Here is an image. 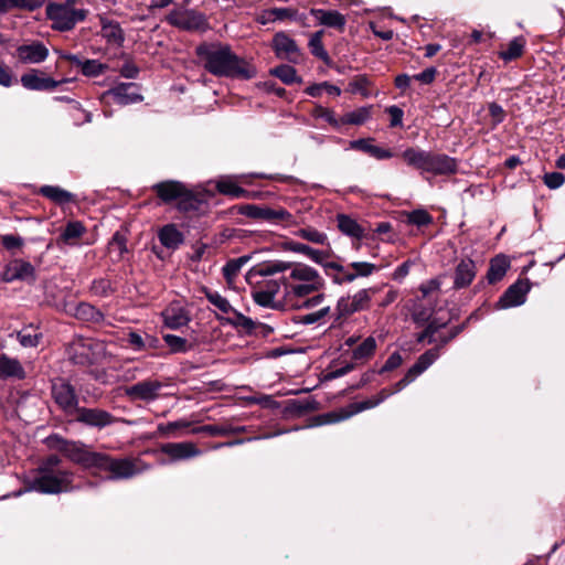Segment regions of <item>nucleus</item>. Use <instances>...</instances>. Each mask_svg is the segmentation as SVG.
<instances>
[{
	"label": "nucleus",
	"instance_id": "nucleus-1",
	"mask_svg": "<svg viewBox=\"0 0 565 565\" xmlns=\"http://www.w3.org/2000/svg\"><path fill=\"white\" fill-rule=\"evenodd\" d=\"M286 271L287 303L294 310H310L324 302L326 295L321 292L323 278L306 264L275 259L263 262L254 269V274L259 276H275Z\"/></svg>",
	"mask_w": 565,
	"mask_h": 565
},
{
	"label": "nucleus",
	"instance_id": "nucleus-2",
	"mask_svg": "<svg viewBox=\"0 0 565 565\" xmlns=\"http://www.w3.org/2000/svg\"><path fill=\"white\" fill-rule=\"evenodd\" d=\"M195 56L198 65L216 77L248 81L257 75L255 65L226 43L203 42L195 47Z\"/></svg>",
	"mask_w": 565,
	"mask_h": 565
},
{
	"label": "nucleus",
	"instance_id": "nucleus-3",
	"mask_svg": "<svg viewBox=\"0 0 565 565\" xmlns=\"http://www.w3.org/2000/svg\"><path fill=\"white\" fill-rule=\"evenodd\" d=\"M61 450L75 463L108 472L107 480L129 479L149 469L139 459L113 458L102 452L92 451L82 443L64 441Z\"/></svg>",
	"mask_w": 565,
	"mask_h": 565
},
{
	"label": "nucleus",
	"instance_id": "nucleus-4",
	"mask_svg": "<svg viewBox=\"0 0 565 565\" xmlns=\"http://www.w3.org/2000/svg\"><path fill=\"white\" fill-rule=\"evenodd\" d=\"M313 263L320 265L326 275L335 284L351 282L358 277H367L375 270V265L367 262H353L343 265L330 249H300Z\"/></svg>",
	"mask_w": 565,
	"mask_h": 565
},
{
	"label": "nucleus",
	"instance_id": "nucleus-5",
	"mask_svg": "<svg viewBox=\"0 0 565 565\" xmlns=\"http://www.w3.org/2000/svg\"><path fill=\"white\" fill-rule=\"evenodd\" d=\"M402 158L407 166L434 175H451L458 171L457 159L445 153L411 147L403 151Z\"/></svg>",
	"mask_w": 565,
	"mask_h": 565
},
{
	"label": "nucleus",
	"instance_id": "nucleus-6",
	"mask_svg": "<svg viewBox=\"0 0 565 565\" xmlns=\"http://www.w3.org/2000/svg\"><path fill=\"white\" fill-rule=\"evenodd\" d=\"M264 280L252 291L254 301L265 308L287 310L292 309L287 303V284L285 276L273 278L263 276Z\"/></svg>",
	"mask_w": 565,
	"mask_h": 565
},
{
	"label": "nucleus",
	"instance_id": "nucleus-7",
	"mask_svg": "<svg viewBox=\"0 0 565 565\" xmlns=\"http://www.w3.org/2000/svg\"><path fill=\"white\" fill-rule=\"evenodd\" d=\"M87 13L86 9L75 8V0L49 2L45 8L46 18L52 22L51 28L60 32L73 30L78 22L86 19Z\"/></svg>",
	"mask_w": 565,
	"mask_h": 565
},
{
	"label": "nucleus",
	"instance_id": "nucleus-8",
	"mask_svg": "<svg viewBox=\"0 0 565 565\" xmlns=\"http://www.w3.org/2000/svg\"><path fill=\"white\" fill-rule=\"evenodd\" d=\"M73 473L70 471L36 470V475L28 479L24 491H36L56 494L71 491Z\"/></svg>",
	"mask_w": 565,
	"mask_h": 565
},
{
	"label": "nucleus",
	"instance_id": "nucleus-9",
	"mask_svg": "<svg viewBox=\"0 0 565 565\" xmlns=\"http://www.w3.org/2000/svg\"><path fill=\"white\" fill-rule=\"evenodd\" d=\"M391 395L392 393H390L387 388H383L376 395L361 402L352 403L340 412H330L322 415L321 424H334L341 420H345L355 414L376 407Z\"/></svg>",
	"mask_w": 565,
	"mask_h": 565
},
{
	"label": "nucleus",
	"instance_id": "nucleus-10",
	"mask_svg": "<svg viewBox=\"0 0 565 565\" xmlns=\"http://www.w3.org/2000/svg\"><path fill=\"white\" fill-rule=\"evenodd\" d=\"M52 397L67 416H73L79 407L74 386L63 379H56L52 382Z\"/></svg>",
	"mask_w": 565,
	"mask_h": 565
},
{
	"label": "nucleus",
	"instance_id": "nucleus-11",
	"mask_svg": "<svg viewBox=\"0 0 565 565\" xmlns=\"http://www.w3.org/2000/svg\"><path fill=\"white\" fill-rule=\"evenodd\" d=\"M166 20L170 25L184 31H199L206 26L205 15L195 10H172Z\"/></svg>",
	"mask_w": 565,
	"mask_h": 565
},
{
	"label": "nucleus",
	"instance_id": "nucleus-12",
	"mask_svg": "<svg viewBox=\"0 0 565 565\" xmlns=\"http://www.w3.org/2000/svg\"><path fill=\"white\" fill-rule=\"evenodd\" d=\"M68 82V78L56 81L39 68H31L20 77V83L25 89L35 92H52L61 84Z\"/></svg>",
	"mask_w": 565,
	"mask_h": 565
},
{
	"label": "nucleus",
	"instance_id": "nucleus-13",
	"mask_svg": "<svg viewBox=\"0 0 565 565\" xmlns=\"http://www.w3.org/2000/svg\"><path fill=\"white\" fill-rule=\"evenodd\" d=\"M73 416L75 422L97 429H103L115 423V417L100 408L78 407Z\"/></svg>",
	"mask_w": 565,
	"mask_h": 565
},
{
	"label": "nucleus",
	"instance_id": "nucleus-14",
	"mask_svg": "<svg viewBox=\"0 0 565 565\" xmlns=\"http://www.w3.org/2000/svg\"><path fill=\"white\" fill-rule=\"evenodd\" d=\"M163 384L158 380H145L125 388V395L131 401L153 402L159 397Z\"/></svg>",
	"mask_w": 565,
	"mask_h": 565
},
{
	"label": "nucleus",
	"instance_id": "nucleus-15",
	"mask_svg": "<svg viewBox=\"0 0 565 565\" xmlns=\"http://www.w3.org/2000/svg\"><path fill=\"white\" fill-rule=\"evenodd\" d=\"M49 54V49L41 41L21 44L15 50V56L21 64H41Z\"/></svg>",
	"mask_w": 565,
	"mask_h": 565
},
{
	"label": "nucleus",
	"instance_id": "nucleus-16",
	"mask_svg": "<svg viewBox=\"0 0 565 565\" xmlns=\"http://www.w3.org/2000/svg\"><path fill=\"white\" fill-rule=\"evenodd\" d=\"M111 96L116 104L126 106L143 99L136 83H119L104 93V97Z\"/></svg>",
	"mask_w": 565,
	"mask_h": 565
},
{
	"label": "nucleus",
	"instance_id": "nucleus-17",
	"mask_svg": "<svg viewBox=\"0 0 565 565\" xmlns=\"http://www.w3.org/2000/svg\"><path fill=\"white\" fill-rule=\"evenodd\" d=\"M273 47L279 58L287 60L291 63H298L300 60V51L297 43L282 32L275 34Z\"/></svg>",
	"mask_w": 565,
	"mask_h": 565
},
{
	"label": "nucleus",
	"instance_id": "nucleus-18",
	"mask_svg": "<svg viewBox=\"0 0 565 565\" xmlns=\"http://www.w3.org/2000/svg\"><path fill=\"white\" fill-rule=\"evenodd\" d=\"M160 450L162 454L168 455L172 461L188 460L202 454L195 444L191 441L163 444Z\"/></svg>",
	"mask_w": 565,
	"mask_h": 565
},
{
	"label": "nucleus",
	"instance_id": "nucleus-19",
	"mask_svg": "<svg viewBox=\"0 0 565 565\" xmlns=\"http://www.w3.org/2000/svg\"><path fill=\"white\" fill-rule=\"evenodd\" d=\"M530 291V284L527 280H518L511 285L505 292L501 296L499 305L501 308H511L521 306L525 302L526 295Z\"/></svg>",
	"mask_w": 565,
	"mask_h": 565
},
{
	"label": "nucleus",
	"instance_id": "nucleus-20",
	"mask_svg": "<svg viewBox=\"0 0 565 565\" xmlns=\"http://www.w3.org/2000/svg\"><path fill=\"white\" fill-rule=\"evenodd\" d=\"M243 213L252 218H259L270 222L285 221L291 217V214L285 209L274 210L267 206L248 204L243 207Z\"/></svg>",
	"mask_w": 565,
	"mask_h": 565
},
{
	"label": "nucleus",
	"instance_id": "nucleus-21",
	"mask_svg": "<svg viewBox=\"0 0 565 565\" xmlns=\"http://www.w3.org/2000/svg\"><path fill=\"white\" fill-rule=\"evenodd\" d=\"M26 377V372L18 359L7 354H0V380L22 381Z\"/></svg>",
	"mask_w": 565,
	"mask_h": 565
},
{
	"label": "nucleus",
	"instance_id": "nucleus-22",
	"mask_svg": "<svg viewBox=\"0 0 565 565\" xmlns=\"http://www.w3.org/2000/svg\"><path fill=\"white\" fill-rule=\"evenodd\" d=\"M68 359L73 364L88 366L94 363V353L88 342L78 340L68 348Z\"/></svg>",
	"mask_w": 565,
	"mask_h": 565
},
{
	"label": "nucleus",
	"instance_id": "nucleus-23",
	"mask_svg": "<svg viewBox=\"0 0 565 565\" xmlns=\"http://www.w3.org/2000/svg\"><path fill=\"white\" fill-rule=\"evenodd\" d=\"M152 190L156 192L160 200H162L164 203H170L174 200H179L181 195H184L185 185L179 181L170 180L156 183L152 186Z\"/></svg>",
	"mask_w": 565,
	"mask_h": 565
},
{
	"label": "nucleus",
	"instance_id": "nucleus-24",
	"mask_svg": "<svg viewBox=\"0 0 565 565\" xmlns=\"http://www.w3.org/2000/svg\"><path fill=\"white\" fill-rule=\"evenodd\" d=\"M477 274L476 264L472 259H461L456 266L454 276V287L461 289L468 287L475 279Z\"/></svg>",
	"mask_w": 565,
	"mask_h": 565
},
{
	"label": "nucleus",
	"instance_id": "nucleus-25",
	"mask_svg": "<svg viewBox=\"0 0 565 565\" xmlns=\"http://www.w3.org/2000/svg\"><path fill=\"white\" fill-rule=\"evenodd\" d=\"M310 13L319 24L339 31H343L347 23L345 17L337 10L311 9Z\"/></svg>",
	"mask_w": 565,
	"mask_h": 565
},
{
	"label": "nucleus",
	"instance_id": "nucleus-26",
	"mask_svg": "<svg viewBox=\"0 0 565 565\" xmlns=\"http://www.w3.org/2000/svg\"><path fill=\"white\" fill-rule=\"evenodd\" d=\"M360 311L350 295L340 297L332 313V327H340L350 316Z\"/></svg>",
	"mask_w": 565,
	"mask_h": 565
},
{
	"label": "nucleus",
	"instance_id": "nucleus-27",
	"mask_svg": "<svg viewBox=\"0 0 565 565\" xmlns=\"http://www.w3.org/2000/svg\"><path fill=\"white\" fill-rule=\"evenodd\" d=\"M164 324L170 329H179L189 322L185 309L179 303H171L162 311Z\"/></svg>",
	"mask_w": 565,
	"mask_h": 565
},
{
	"label": "nucleus",
	"instance_id": "nucleus-28",
	"mask_svg": "<svg viewBox=\"0 0 565 565\" xmlns=\"http://www.w3.org/2000/svg\"><path fill=\"white\" fill-rule=\"evenodd\" d=\"M433 216L424 209H416L413 211H403L399 213V222L405 225L416 226L423 230L433 224Z\"/></svg>",
	"mask_w": 565,
	"mask_h": 565
},
{
	"label": "nucleus",
	"instance_id": "nucleus-29",
	"mask_svg": "<svg viewBox=\"0 0 565 565\" xmlns=\"http://www.w3.org/2000/svg\"><path fill=\"white\" fill-rule=\"evenodd\" d=\"M39 193L55 204L65 205L76 201V196L57 185H43Z\"/></svg>",
	"mask_w": 565,
	"mask_h": 565
},
{
	"label": "nucleus",
	"instance_id": "nucleus-30",
	"mask_svg": "<svg viewBox=\"0 0 565 565\" xmlns=\"http://www.w3.org/2000/svg\"><path fill=\"white\" fill-rule=\"evenodd\" d=\"M337 222L339 230L350 237L359 239L365 235L364 227H362V225L359 224L356 220L347 214H339L337 216Z\"/></svg>",
	"mask_w": 565,
	"mask_h": 565
},
{
	"label": "nucleus",
	"instance_id": "nucleus-31",
	"mask_svg": "<svg viewBox=\"0 0 565 565\" xmlns=\"http://www.w3.org/2000/svg\"><path fill=\"white\" fill-rule=\"evenodd\" d=\"M45 0H0V14L13 10L34 11L44 4Z\"/></svg>",
	"mask_w": 565,
	"mask_h": 565
},
{
	"label": "nucleus",
	"instance_id": "nucleus-32",
	"mask_svg": "<svg viewBox=\"0 0 565 565\" xmlns=\"http://www.w3.org/2000/svg\"><path fill=\"white\" fill-rule=\"evenodd\" d=\"M100 24H102V30H100L102 36L108 43H113V44H117V45L122 44V42L125 40V35H124V31L120 28L118 22L109 21L107 19H102Z\"/></svg>",
	"mask_w": 565,
	"mask_h": 565
},
{
	"label": "nucleus",
	"instance_id": "nucleus-33",
	"mask_svg": "<svg viewBox=\"0 0 565 565\" xmlns=\"http://www.w3.org/2000/svg\"><path fill=\"white\" fill-rule=\"evenodd\" d=\"M333 310H331L330 306H322L318 310L308 312L305 315H300L298 317V322L305 326H322L327 323V321L332 318Z\"/></svg>",
	"mask_w": 565,
	"mask_h": 565
},
{
	"label": "nucleus",
	"instance_id": "nucleus-34",
	"mask_svg": "<svg viewBox=\"0 0 565 565\" xmlns=\"http://www.w3.org/2000/svg\"><path fill=\"white\" fill-rule=\"evenodd\" d=\"M510 267V260L505 255L495 256L491 263L487 273V279L490 284L497 282L503 278L508 268Z\"/></svg>",
	"mask_w": 565,
	"mask_h": 565
},
{
	"label": "nucleus",
	"instance_id": "nucleus-35",
	"mask_svg": "<svg viewBox=\"0 0 565 565\" xmlns=\"http://www.w3.org/2000/svg\"><path fill=\"white\" fill-rule=\"evenodd\" d=\"M439 358L438 348H434L424 352L415 362V364L408 369V373L416 379L423 374L437 359Z\"/></svg>",
	"mask_w": 565,
	"mask_h": 565
},
{
	"label": "nucleus",
	"instance_id": "nucleus-36",
	"mask_svg": "<svg viewBox=\"0 0 565 565\" xmlns=\"http://www.w3.org/2000/svg\"><path fill=\"white\" fill-rule=\"evenodd\" d=\"M158 237L163 247H177L183 243V234L175 224L164 225L159 231Z\"/></svg>",
	"mask_w": 565,
	"mask_h": 565
},
{
	"label": "nucleus",
	"instance_id": "nucleus-37",
	"mask_svg": "<svg viewBox=\"0 0 565 565\" xmlns=\"http://www.w3.org/2000/svg\"><path fill=\"white\" fill-rule=\"evenodd\" d=\"M204 295L209 302L212 306H214L222 315L234 313L237 317L242 316L233 308L230 301L225 297H223L218 291L204 289Z\"/></svg>",
	"mask_w": 565,
	"mask_h": 565
},
{
	"label": "nucleus",
	"instance_id": "nucleus-38",
	"mask_svg": "<svg viewBox=\"0 0 565 565\" xmlns=\"http://www.w3.org/2000/svg\"><path fill=\"white\" fill-rule=\"evenodd\" d=\"M7 279H33L34 268L31 264L24 262H14L7 271Z\"/></svg>",
	"mask_w": 565,
	"mask_h": 565
},
{
	"label": "nucleus",
	"instance_id": "nucleus-39",
	"mask_svg": "<svg viewBox=\"0 0 565 565\" xmlns=\"http://www.w3.org/2000/svg\"><path fill=\"white\" fill-rule=\"evenodd\" d=\"M381 289L382 288L380 286L363 288L358 290L355 294L350 295V297L353 299V302L356 303L358 309L365 311L370 309L373 297L377 295Z\"/></svg>",
	"mask_w": 565,
	"mask_h": 565
},
{
	"label": "nucleus",
	"instance_id": "nucleus-40",
	"mask_svg": "<svg viewBox=\"0 0 565 565\" xmlns=\"http://www.w3.org/2000/svg\"><path fill=\"white\" fill-rule=\"evenodd\" d=\"M525 46V40L522 36L514 38L509 42L507 50L499 52V57L505 62L516 60L522 56Z\"/></svg>",
	"mask_w": 565,
	"mask_h": 565
},
{
	"label": "nucleus",
	"instance_id": "nucleus-41",
	"mask_svg": "<svg viewBox=\"0 0 565 565\" xmlns=\"http://www.w3.org/2000/svg\"><path fill=\"white\" fill-rule=\"evenodd\" d=\"M324 35L323 30H319L310 35L308 46L313 56L320 58L324 63H328L330 57L328 52L324 50L322 44V38Z\"/></svg>",
	"mask_w": 565,
	"mask_h": 565
},
{
	"label": "nucleus",
	"instance_id": "nucleus-42",
	"mask_svg": "<svg viewBox=\"0 0 565 565\" xmlns=\"http://www.w3.org/2000/svg\"><path fill=\"white\" fill-rule=\"evenodd\" d=\"M75 317L83 321L99 322L104 319L103 313L94 306L82 302L75 308Z\"/></svg>",
	"mask_w": 565,
	"mask_h": 565
},
{
	"label": "nucleus",
	"instance_id": "nucleus-43",
	"mask_svg": "<svg viewBox=\"0 0 565 565\" xmlns=\"http://www.w3.org/2000/svg\"><path fill=\"white\" fill-rule=\"evenodd\" d=\"M216 190L224 195H228L232 198H244L247 194V191L239 186L236 182L232 180H220L216 183Z\"/></svg>",
	"mask_w": 565,
	"mask_h": 565
},
{
	"label": "nucleus",
	"instance_id": "nucleus-44",
	"mask_svg": "<svg viewBox=\"0 0 565 565\" xmlns=\"http://www.w3.org/2000/svg\"><path fill=\"white\" fill-rule=\"evenodd\" d=\"M375 349L376 340L373 337H367L353 350L352 358L356 361L367 360L374 354Z\"/></svg>",
	"mask_w": 565,
	"mask_h": 565
},
{
	"label": "nucleus",
	"instance_id": "nucleus-45",
	"mask_svg": "<svg viewBox=\"0 0 565 565\" xmlns=\"http://www.w3.org/2000/svg\"><path fill=\"white\" fill-rule=\"evenodd\" d=\"M371 117V107H361L341 117L342 125H362Z\"/></svg>",
	"mask_w": 565,
	"mask_h": 565
},
{
	"label": "nucleus",
	"instance_id": "nucleus-46",
	"mask_svg": "<svg viewBox=\"0 0 565 565\" xmlns=\"http://www.w3.org/2000/svg\"><path fill=\"white\" fill-rule=\"evenodd\" d=\"M42 334L31 326L17 333V339L23 348H34L39 344Z\"/></svg>",
	"mask_w": 565,
	"mask_h": 565
},
{
	"label": "nucleus",
	"instance_id": "nucleus-47",
	"mask_svg": "<svg viewBox=\"0 0 565 565\" xmlns=\"http://www.w3.org/2000/svg\"><path fill=\"white\" fill-rule=\"evenodd\" d=\"M85 232V226L79 221H70L66 223L61 235L64 243L72 244V241L81 237Z\"/></svg>",
	"mask_w": 565,
	"mask_h": 565
},
{
	"label": "nucleus",
	"instance_id": "nucleus-48",
	"mask_svg": "<svg viewBox=\"0 0 565 565\" xmlns=\"http://www.w3.org/2000/svg\"><path fill=\"white\" fill-rule=\"evenodd\" d=\"M270 73L287 85H290L295 82H301V79L297 76L296 70L290 65H279L271 70Z\"/></svg>",
	"mask_w": 565,
	"mask_h": 565
},
{
	"label": "nucleus",
	"instance_id": "nucleus-49",
	"mask_svg": "<svg viewBox=\"0 0 565 565\" xmlns=\"http://www.w3.org/2000/svg\"><path fill=\"white\" fill-rule=\"evenodd\" d=\"M249 260V256H241L235 259L228 260L223 267V275L227 281H232L233 278L238 274L243 265Z\"/></svg>",
	"mask_w": 565,
	"mask_h": 565
},
{
	"label": "nucleus",
	"instance_id": "nucleus-50",
	"mask_svg": "<svg viewBox=\"0 0 565 565\" xmlns=\"http://www.w3.org/2000/svg\"><path fill=\"white\" fill-rule=\"evenodd\" d=\"M178 209L183 212L198 211L202 203L191 191L185 188L184 195L178 200Z\"/></svg>",
	"mask_w": 565,
	"mask_h": 565
},
{
	"label": "nucleus",
	"instance_id": "nucleus-51",
	"mask_svg": "<svg viewBox=\"0 0 565 565\" xmlns=\"http://www.w3.org/2000/svg\"><path fill=\"white\" fill-rule=\"evenodd\" d=\"M127 342L134 350L141 351L146 349L147 345L154 348L157 340L151 335L142 338V335L137 332H129Z\"/></svg>",
	"mask_w": 565,
	"mask_h": 565
},
{
	"label": "nucleus",
	"instance_id": "nucleus-52",
	"mask_svg": "<svg viewBox=\"0 0 565 565\" xmlns=\"http://www.w3.org/2000/svg\"><path fill=\"white\" fill-rule=\"evenodd\" d=\"M163 340L173 353H184L191 348L184 338L175 334H164Z\"/></svg>",
	"mask_w": 565,
	"mask_h": 565
},
{
	"label": "nucleus",
	"instance_id": "nucleus-53",
	"mask_svg": "<svg viewBox=\"0 0 565 565\" xmlns=\"http://www.w3.org/2000/svg\"><path fill=\"white\" fill-rule=\"evenodd\" d=\"M311 115L315 118H322V119H324L333 128H340V126H341V118L338 119L335 117L333 110H331L329 108H326V107H323L321 105H316L315 108L311 111Z\"/></svg>",
	"mask_w": 565,
	"mask_h": 565
},
{
	"label": "nucleus",
	"instance_id": "nucleus-54",
	"mask_svg": "<svg viewBox=\"0 0 565 565\" xmlns=\"http://www.w3.org/2000/svg\"><path fill=\"white\" fill-rule=\"evenodd\" d=\"M108 70V65L98 62L97 60H85L82 65V74L87 77H95Z\"/></svg>",
	"mask_w": 565,
	"mask_h": 565
},
{
	"label": "nucleus",
	"instance_id": "nucleus-55",
	"mask_svg": "<svg viewBox=\"0 0 565 565\" xmlns=\"http://www.w3.org/2000/svg\"><path fill=\"white\" fill-rule=\"evenodd\" d=\"M114 290L115 289H114L111 282L106 278L95 279L90 286V291L95 296H99V297H107V296L111 295L114 292Z\"/></svg>",
	"mask_w": 565,
	"mask_h": 565
},
{
	"label": "nucleus",
	"instance_id": "nucleus-56",
	"mask_svg": "<svg viewBox=\"0 0 565 565\" xmlns=\"http://www.w3.org/2000/svg\"><path fill=\"white\" fill-rule=\"evenodd\" d=\"M295 11L288 8H274L263 14V23L266 21L285 20L294 17Z\"/></svg>",
	"mask_w": 565,
	"mask_h": 565
},
{
	"label": "nucleus",
	"instance_id": "nucleus-57",
	"mask_svg": "<svg viewBox=\"0 0 565 565\" xmlns=\"http://www.w3.org/2000/svg\"><path fill=\"white\" fill-rule=\"evenodd\" d=\"M299 235L313 244L324 245L327 243V235L315 228H301Z\"/></svg>",
	"mask_w": 565,
	"mask_h": 565
},
{
	"label": "nucleus",
	"instance_id": "nucleus-58",
	"mask_svg": "<svg viewBox=\"0 0 565 565\" xmlns=\"http://www.w3.org/2000/svg\"><path fill=\"white\" fill-rule=\"evenodd\" d=\"M393 227L390 222H381L373 230V233L381 237V241L386 244H393Z\"/></svg>",
	"mask_w": 565,
	"mask_h": 565
},
{
	"label": "nucleus",
	"instance_id": "nucleus-59",
	"mask_svg": "<svg viewBox=\"0 0 565 565\" xmlns=\"http://www.w3.org/2000/svg\"><path fill=\"white\" fill-rule=\"evenodd\" d=\"M18 83V78L13 74L10 66L4 63H0V86L11 87Z\"/></svg>",
	"mask_w": 565,
	"mask_h": 565
},
{
	"label": "nucleus",
	"instance_id": "nucleus-60",
	"mask_svg": "<svg viewBox=\"0 0 565 565\" xmlns=\"http://www.w3.org/2000/svg\"><path fill=\"white\" fill-rule=\"evenodd\" d=\"M543 182L548 189L556 190L565 183V175L561 172H547L543 177Z\"/></svg>",
	"mask_w": 565,
	"mask_h": 565
},
{
	"label": "nucleus",
	"instance_id": "nucleus-61",
	"mask_svg": "<svg viewBox=\"0 0 565 565\" xmlns=\"http://www.w3.org/2000/svg\"><path fill=\"white\" fill-rule=\"evenodd\" d=\"M193 433H205L211 436L228 435L230 426L227 425H204L193 429Z\"/></svg>",
	"mask_w": 565,
	"mask_h": 565
},
{
	"label": "nucleus",
	"instance_id": "nucleus-62",
	"mask_svg": "<svg viewBox=\"0 0 565 565\" xmlns=\"http://www.w3.org/2000/svg\"><path fill=\"white\" fill-rule=\"evenodd\" d=\"M373 138H361L356 140L350 141V148L353 150H359L362 152H365L367 154L371 153L372 147H373Z\"/></svg>",
	"mask_w": 565,
	"mask_h": 565
},
{
	"label": "nucleus",
	"instance_id": "nucleus-63",
	"mask_svg": "<svg viewBox=\"0 0 565 565\" xmlns=\"http://www.w3.org/2000/svg\"><path fill=\"white\" fill-rule=\"evenodd\" d=\"M403 362L402 355L398 352L392 353L387 360L385 361L384 365L381 369V373L392 371L396 367H398Z\"/></svg>",
	"mask_w": 565,
	"mask_h": 565
},
{
	"label": "nucleus",
	"instance_id": "nucleus-64",
	"mask_svg": "<svg viewBox=\"0 0 565 565\" xmlns=\"http://www.w3.org/2000/svg\"><path fill=\"white\" fill-rule=\"evenodd\" d=\"M436 75H437V70L435 67H428V68L424 70L423 72L414 75L413 78L423 84H430L434 82Z\"/></svg>",
	"mask_w": 565,
	"mask_h": 565
}]
</instances>
